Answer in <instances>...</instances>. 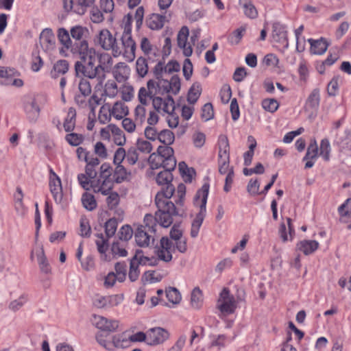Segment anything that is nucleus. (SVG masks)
Segmentation results:
<instances>
[{"mask_svg":"<svg viewBox=\"0 0 351 351\" xmlns=\"http://www.w3.org/2000/svg\"><path fill=\"white\" fill-rule=\"evenodd\" d=\"M202 293L199 287L193 289L191 296V306L195 308H199L202 304Z\"/></svg>","mask_w":351,"mask_h":351,"instance_id":"46","label":"nucleus"},{"mask_svg":"<svg viewBox=\"0 0 351 351\" xmlns=\"http://www.w3.org/2000/svg\"><path fill=\"white\" fill-rule=\"evenodd\" d=\"M82 203L83 206L88 210H93L97 207V202L93 195L84 193L82 196Z\"/></svg>","mask_w":351,"mask_h":351,"instance_id":"39","label":"nucleus"},{"mask_svg":"<svg viewBox=\"0 0 351 351\" xmlns=\"http://www.w3.org/2000/svg\"><path fill=\"white\" fill-rule=\"evenodd\" d=\"M165 187L157 193L155 197V203H169L171 202L169 199L173 196L175 192V186L171 182L165 184Z\"/></svg>","mask_w":351,"mask_h":351,"instance_id":"26","label":"nucleus"},{"mask_svg":"<svg viewBox=\"0 0 351 351\" xmlns=\"http://www.w3.org/2000/svg\"><path fill=\"white\" fill-rule=\"evenodd\" d=\"M239 4L243 8L244 14L252 19L258 17V11L250 0H239Z\"/></svg>","mask_w":351,"mask_h":351,"instance_id":"33","label":"nucleus"},{"mask_svg":"<svg viewBox=\"0 0 351 351\" xmlns=\"http://www.w3.org/2000/svg\"><path fill=\"white\" fill-rule=\"evenodd\" d=\"M69 64L66 60H60L57 61L51 72V77L57 78L60 75L65 74L69 70Z\"/></svg>","mask_w":351,"mask_h":351,"instance_id":"34","label":"nucleus"},{"mask_svg":"<svg viewBox=\"0 0 351 351\" xmlns=\"http://www.w3.org/2000/svg\"><path fill=\"white\" fill-rule=\"evenodd\" d=\"M136 258H132L130 262V270L128 274L129 279L131 282H135L139 277L140 270L138 265L135 263Z\"/></svg>","mask_w":351,"mask_h":351,"instance_id":"47","label":"nucleus"},{"mask_svg":"<svg viewBox=\"0 0 351 351\" xmlns=\"http://www.w3.org/2000/svg\"><path fill=\"white\" fill-rule=\"evenodd\" d=\"M330 150L329 141L327 138L322 139L320 143V156L325 161L329 160Z\"/></svg>","mask_w":351,"mask_h":351,"instance_id":"50","label":"nucleus"},{"mask_svg":"<svg viewBox=\"0 0 351 351\" xmlns=\"http://www.w3.org/2000/svg\"><path fill=\"white\" fill-rule=\"evenodd\" d=\"M158 210L156 212V221L164 228L169 227L173 223V217L179 213L173 202L155 203Z\"/></svg>","mask_w":351,"mask_h":351,"instance_id":"5","label":"nucleus"},{"mask_svg":"<svg viewBox=\"0 0 351 351\" xmlns=\"http://www.w3.org/2000/svg\"><path fill=\"white\" fill-rule=\"evenodd\" d=\"M173 180V175L171 173L162 171L158 173L156 181L159 185H164L171 182Z\"/></svg>","mask_w":351,"mask_h":351,"instance_id":"54","label":"nucleus"},{"mask_svg":"<svg viewBox=\"0 0 351 351\" xmlns=\"http://www.w3.org/2000/svg\"><path fill=\"white\" fill-rule=\"evenodd\" d=\"M76 122V110L74 108L71 107L68 110L66 117L63 123V127L66 132L74 130Z\"/></svg>","mask_w":351,"mask_h":351,"instance_id":"32","label":"nucleus"},{"mask_svg":"<svg viewBox=\"0 0 351 351\" xmlns=\"http://www.w3.org/2000/svg\"><path fill=\"white\" fill-rule=\"evenodd\" d=\"M117 226L118 221L115 218H111L105 223V233L108 238H110L114 235Z\"/></svg>","mask_w":351,"mask_h":351,"instance_id":"42","label":"nucleus"},{"mask_svg":"<svg viewBox=\"0 0 351 351\" xmlns=\"http://www.w3.org/2000/svg\"><path fill=\"white\" fill-rule=\"evenodd\" d=\"M174 156V150L169 145L158 146L157 149V154L155 153L151 154L149 157L148 161L150 165L154 162H157L163 160V158H167L169 157Z\"/></svg>","mask_w":351,"mask_h":351,"instance_id":"23","label":"nucleus"},{"mask_svg":"<svg viewBox=\"0 0 351 351\" xmlns=\"http://www.w3.org/2000/svg\"><path fill=\"white\" fill-rule=\"evenodd\" d=\"M166 16L159 14H152L146 21L147 25L152 30H158L163 27Z\"/></svg>","mask_w":351,"mask_h":351,"instance_id":"30","label":"nucleus"},{"mask_svg":"<svg viewBox=\"0 0 351 351\" xmlns=\"http://www.w3.org/2000/svg\"><path fill=\"white\" fill-rule=\"evenodd\" d=\"M209 184L204 183L201 189L197 191L194 197V204L196 206L199 207V210L191 224L190 235L192 238L197 237L200 227L202 226L206 217V203L209 193Z\"/></svg>","mask_w":351,"mask_h":351,"instance_id":"2","label":"nucleus"},{"mask_svg":"<svg viewBox=\"0 0 351 351\" xmlns=\"http://www.w3.org/2000/svg\"><path fill=\"white\" fill-rule=\"evenodd\" d=\"M178 166L182 176L184 178V181L186 182H191L193 173H195L194 169L193 168L189 169L184 162H180Z\"/></svg>","mask_w":351,"mask_h":351,"instance_id":"48","label":"nucleus"},{"mask_svg":"<svg viewBox=\"0 0 351 351\" xmlns=\"http://www.w3.org/2000/svg\"><path fill=\"white\" fill-rule=\"evenodd\" d=\"M58 38L59 42L62 45V49L60 50V53L62 56H66L65 49L70 50L74 54V45L71 39V33H69L65 28L61 27L58 31Z\"/></svg>","mask_w":351,"mask_h":351,"instance_id":"16","label":"nucleus"},{"mask_svg":"<svg viewBox=\"0 0 351 351\" xmlns=\"http://www.w3.org/2000/svg\"><path fill=\"white\" fill-rule=\"evenodd\" d=\"M127 156H125L127 162L130 165H134L138 160V154L137 149L135 147H130L126 151Z\"/></svg>","mask_w":351,"mask_h":351,"instance_id":"60","label":"nucleus"},{"mask_svg":"<svg viewBox=\"0 0 351 351\" xmlns=\"http://www.w3.org/2000/svg\"><path fill=\"white\" fill-rule=\"evenodd\" d=\"M169 337V332L163 328L156 327L147 330V341L149 346H156L164 343Z\"/></svg>","mask_w":351,"mask_h":351,"instance_id":"12","label":"nucleus"},{"mask_svg":"<svg viewBox=\"0 0 351 351\" xmlns=\"http://www.w3.org/2000/svg\"><path fill=\"white\" fill-rule=\"evenodd\" d=\"M128 66L124 63H119L114 69L112 73L114 77L119 82H124L127 79V71Z\"/></svg>","mask_w":351,"mask_h":351,"instance_id":"37","label":"nucleus"},{"mask_svg":"<svg viewBox=\"0 0 351 351\" xmlns=\"http://www.w3.org/2000/svg\"><path fill=\"white\" fill-rule=\"evenodd\" d=\"M104 94L109 97H114L117 94V85L113 80H108L104 87Z\"/></svg>","mask_w":351,"mask_h":351,"instance_id":"56","label":"nucleus"},{"mask_svg":"<svg viewBox=\"0 0 351 351\" xmlns=\"http://www.w3.org/2000/svg\"><path fill=\"white\" fill-rule=\"evenodd\" d=\"M147 60L144 57H139L136 62V71L138 75L144 77L148 73Z\"/></svg>","mask_w":351,"mask_h":351,"instance_id":"38","label":"nucleus"},{"mask_svg":"<svg viewBox=\"0 0 351 351\" xmlns=\"http://www.w3.org/2000/svg\"><path fill=\"white\" fill-rule=\"evenodd\" d=\"M218 302V308L223 314H232L237 308L235 298L234 295L230 293V290L228 288H223L220 293V298Z\"/></svg>","mask_w":351,"mask_h":351,"instance_id":"9","label":"nucleus"},{"mask_svg":"<svg viewBox=\"0 0 351 351\" xmlns=\"http://www.w3.org/2000/svg\"><path fill=\"white\" fill-rule=\"evenodd\" d=\"M318 156V147L315 141H312L308 148L303 160H306L304 168L310 169L313 167L315 160Z\"/></svg>","mask_w":351,"mask_h":351,"instance_id":"25","label":"nucleus"},{"mask_svg":"<svg viewBox=\"0 0 351 351\" xmlns=\"http://www.w3.org/2000/svg\"><path fill=\"white\" fill-rule=\"evenodd\" d=\"M202 93L201 84L198 82L194 83L189 90L187 95V101L191 104L197 102Z\"/></svg>","mask_w":351,"mask_h":351,"instance_id":"36","label":"nucleus"},{"mask_svg":"<svg viewBox=\"0 0 351 351\" xmlns=\"http://www.w3.org/2000/svg\"><path fill=\"white\" fill-rule=\"evenodd\" d=\"M262 107L268 112H274L278 110L279 104L275 99H265L262 101Z\"/></svg>","mask_w":351,"mask_h":351,"instance_id":"57","label":"nucleus"},{"mask_svg":"<svg viewBox=\"0 0 351 351\" xmlns=\"http://www.w3.org/2000/svg\"><path fill=\"white\" fill-rule=\"evenodd\" d=\"M245 27H240L235 29L228 37V42L231 45H237L240 43L241 38H243L245 32Z\"/></svg>","mask_w":351,"mask_h":351,"instance_id":"43","label":"nucleus"},{"mask_svg":"<svg viewBox=\"0 0 351 351\" xmlns=\"http://www.w3.org/2000/svg\"><path fill=\"white\" fill-rule=\"evenodd\" d=\"M162 278V275L157 274L156 276L154 271H147L143 274L141 280L143 284H145L146 282L153 283L160 282Z\"/></svg>","mask_w":351,"mask_h":351,"instance_id":"49","label":"nucleus"},{"mask_svg":"<svg viewBox=\"0 0 351 351\" xmlns=\"http://www.w3.org/2000/svg\"><path fill=\"white\" fill-rule=\"evenodd\" d=\"M98 43L105 50H112L114 57L121 55V49L117 42V38L107 29L101 30L98 35Z\"/></svg>","mask_w":351,"mask_h":351,"instance_id":"7","label":"nucleus"},{"mask_svg":"<svg viewBox=\"0 0 351 351\" xmlns=\"http://www.w3.org/2000/svg\"><path fill=\"white\" fill-rule=\"evenodd\" d=\"M81 60L84 62L82 63L77 61L75 64V71L77 76L86 77L89 79L97 78L99 84H101L105 77L106 62L112 64V60L110 55L107 53L101 54L99 56V64L95 65V60L97 57L95 49L87 51V54H79Z\"/></svg>","mask_w":351,"mask_h":351,"instance_id":"1","label":"nucleus"},{"mask_svg":"<svg viewBox=\"0 0 351 351\" xmlns=\"http://www.w3.org/2000/svg\"><path fill=\"white\" fill-rule=\"evenodd\" d=\"M129 338L127 339L123 335H114L112 337V348H125L129 346Z\"/></svg>","mask_w":351,"mask_h":351,"instance_id":"53","label":"nucleus"},{"mask_svg":"<svg viewBox=\"0 0 351 351\" xmlns=\"http://www.w3.org/2000/svg\"><path fill=\"white\" fill-rule=\"evenodd\" d=\"M95 1V0H62L65 12L78 15H84L94 5Z\"/></svg>","mask_w":351,"mask_h":351,"instance_id":"8","label":"nucleus"},{"mask_svg":"<svg viewBox=\"0 0 351 351\" xmlns=\"http://www.w3.org/2000/svg\"><path fill=\"white\" fill-rule=\"evenodd\" d=\"M131 176V172L127 171L122 165H116L114 170V178L117 183H121Z\"/></svg>","mask_w":351,"mask_h":351,"instance_id":"35","label":"nucleus"},{"mask_svg":"<svg viewBox=\"0 0 351 351\" xmlns=\"http://www.w3.org/2000/svg\"><path fill=\"white\" fill-rule=\"evenodd\" d=\"M121 54L129 61H132L135 58L136 43L132 39V34H123L121 37Z\"/></svg>","mask_w":351,"mask_h":351,"instance_id":"10","label":"nucleus"},{"mask_svg":"<svg viewBox=\"0 0 351 351\" xmlns=\"http://www.w3.org/2000/svg\"><path fill=\"white\" fill-rule=\"evenodd\" d=\"M158 86L163 89L166 93H172L174 95L178 94L180 90V79L178 75L171 77L169 81L162 80Z\"/></svg>","mask_w":351,"mask_h":351,"instance_id":"21","label":"nucleus"},{"mask_svg":"<svg viewBox=\"0 0 351 351\" xmlns=\"http://www.w3.org/2000/svg\"><path fill=\"white\" fill-rule=\"evenodd\" d=\"M161 249L158 251V256L160 260L166 263L172 260L171 252L174 251L173 243L167 237H162L160 239Z\"/></svg>","mask_w":351,"mask_h":351,"instance_id":"19","label":"nucleus"},{"mask_svg":"<svg viewBox=\"0 0 351 351\" xmlns=\"http://www.w3.org/2000/svg\"><path fill=\"white\" fill-rule=\"evenodd\" d=\"M96 237L98 238L95 241L98 252L101 254H104L108 249V239H105L103 234H97Z\"/></svg>","mask_w":351,"mask_h":351,"instance_id":"44","label":"nucleus"},{"mask_svg":"<svg viewBox=\"0 0 351 351\" xmlns=\"http://www.w3.org/2000/svg\"><path fill=\"white\" fill-rule=\"evenodd\" d=\"M272 38L274 42L283 45V49L289 48L288 32L285 25L275 22L272 25Z\"/></svg>","mask_w":351,"mask_h":351,"instance_id":"11","label":"nucleus"},{"mask_svg":"<svg viewBox=\"0 0 351 351\" xmlns=\"http://www.w3.org/2000/svg\"><path fill=\"white\" fill-rule=\"evenodd\" d=\"M27 301V295H21L18 299L12 301L9 304V308L12 311L19 310Z\"/></svg>","mask_w":351,"mask_h":351,"instance_id":"61","label":"nucleus"},{"mask_svg":"<svg viewBox=\"0 0 351 351\" xmlns=\"http://www.w3.org/2000/svg\"><path fill=\"white\" fill-rule=\"evenodd\" d=\"M151 233L149 230L146 229V227H143V225L138 226L134 232L136 244L142 247H148L151 239L152 242L154 241V237L150 234Z\"/></svg>","mask_w":351,"mask_h":351,"instance_id":"17","label":"nucleus"},{"mask_svg":"<svg viewBox=\"0 0 351 351\" xmlns=\"http://www.w3.org/2000/svg\"><path fill=\"white\" fill-rule=\"evenodd\" d=\"M113 187V183L110 179H97L91 182V188L95 193H101L107 195Z\"/></svg>","mask_w":351,"mask_h":351,"instance_id":"24","label":"nucleus"},{"mask_svg":"<svg viewBox=\"0 0 351 351\" xmlns=\"http://www.w3.org/2000/svg\"><path fill=\"white\" fill-rule=\"evenodd\" d=\"M158 140L166 145H170L173 143L175 136L173 132L165 129L159 132Z\"/></svg>","mask_w":351,"mask_h":351,"instance_id":"40","label":"nucleus"},{"mask_svg":"<svg viewBox=\"0 0 351 351\" xmlns=\"http://www.w3.org/2000/svg\"><path fill=\"white\" fill-rule=\"evenodd\" d=\"M219 150L218 154L219 172L223 175L228 173L230 169L229 143L226 136H221L219 140Z\"/></svg>","mask_w":351,"mask_h":351,"instance_id":"6","label":"nucleus"},{"mask_svg":"<svg viewBox=\"0 0 351 351\" xmlns=\"http://www.w3.org/2000/svg\"><path fill=\"white\" fill-rule=\"evenodd\" d=\"M49 188L54 200L60 202L62 199L61 180L52 169H50Z\"/></svg>","mask_w":351,"mask_h":351,"instance_id":"15","label":"nucleus"},{"mask_svg":"<svg viewBox=\"0 0 351 351\" xmlns=\"http://www.w3.org/2000/svg\"><path fill=\"white\" fill-rule=\"evenodd\" d=\"M43 66V60L39 55V52L34 51L32 52L31 69L34 72H38Z\"/></svg>","mask_w":351,"mask_h":351,"instance_id":"55","label":"nucleus"},{"mask_svg":"<svg viewBox=\"0 0 351 351\" xmlns=\"http://www.w3.org/2000/svg\"><path fill=\"white\" fill-rule=\"evenodd\" d=\"M166 297L172 304H178L181 300V295L179 291L174 287H169L166 290Z\"/></svg>","mask_w":351,"mask_h":351,"instance_id":"45","label":"nucleus"},{"mask_svg":"<svg viewBox=\"0 0 351 351\" xmlns=\"http://www.w3.org/2000/svg\"><path fill=\"white\" fill-rule=\"evenodd\" d=\"M189 29L186 26H183L177 35L178 46L183 49V54L189 57L193 53V49L190 45H187Z\"/></svg>","mask_w":351,"mask_h":351,"instance_id":"20","label":"nucleus"},{"mask_svg":"<svg viewBox=\"0 0 351 351\" xmlns=\"http://www.w3.org/2000/svg\"><path fill=\"white\" fill-rule=\"evenodd\" d=\"M110 112L115 119L121 120L129 114V108L123 101H117Z\"/></svg>","mask_w":351,"mask_h":351,"instance_id":"31","label":"nucleus"},{"mask_svg":"<svg viewBox=\"0 0 351 351\" xmlns=\"http://www.w3.org/2000/svg\"><path fill=\"white\" fill-rule=\"evenodd\" d=\"M123 296L112 295L108 296H97L93 300V304L98 308H108L118 306L123 301Z\"/></svg>","mask_w":351,"mask_h":351,"instance_id":"13","label":"nucleus"},{"mask_svg":"<svg viewBox=\"0 0 351 351\" xmlns=\"http://www.w3.org/2000/svg\"><path fill=\"white\" fill-rule=\"evenodd\" d=\"M118 234L120 240L128 241L132 238L133 230L130 226L124 225L121 228Z\"/></svg>","mask_w":351,"mask_h":351,"instance_id":"59","label":"nucleus"},{"mask_svg":"<svg viewBox=\"0 0 351 351\" xmlns=\"http://www.w3.org/2000/svg\"><path fill=\"white\" fill-rule=\"evenodd\" d=\"M71 39L74 45V54H87V51L95 49L89 47L86 40L88 29L81 25H75L70 29Z\"/></svg>","mask_w":351,"mask_h":351,"instance_id":"4","label":"nucleus"},{"mask_svg":"<svg viewBox=\"0 0 351 351\" xmlns=\"http://www.w3.org/2000/svg\"><path fill=\"white\" fill-rule=\"evenodd\" d=\"M320 102L319 90L315 88L308 95L304 106L306 112L311 114H315L319 108Z\"/></svg>","mask_w":351,"mask_h":351,"instance_id":"22","label":"nucleus"},{"mask_svg":"<svg viewBox=\"0 0 351 351\" xmlns=\"http://www.w3.org/2000/svg\"><path fill=\"white\" fill-rule=\"evenodd\" d=\"M111 251L114 256L125 257L128 255L127 250L119 241L112 243Z\"/></svg>","mask_w":351,"mask_h":351,"instance_id":"63","label":"nucleus"},{"mask_svg":"<svg viewBox=\"0 0 351 351\" xmlns=\"http://www.w3.org/2000/svg\"><path fill=\"white\" fill-rule=\"evenodd\" d=\"M42 100L45 101V97L40 94L28 93L23 97V108L29 121L36 123L39 118Z\"/></svg>","mask_w":351,"mask_h":351,"instance_id":"3","label":"nucleus"},{"mask_svg":"<svg viewBox=\"0 0 351 351\" xmlns=\"http://www.w3.org/2000/svg\"><path fill=\"white\" fill-rule=\"evenodd\" d=\"M93 323L99 330L113 332L119 327V322L116 319H108L100 315H94Z\"/></svg>","mask_w":351,"mask_h":351,"instance_id":"14","label":"nucleus"},{"mask_svg":"<svg viewBox=\"0 0 351 351\" xmlns=\"http://www.w3.org/2000/svg\"><path fill=\"white\" fill-rule=\"evenodd\" d=\"M38 261L40 271L43 273L47 274L51 272V267L47 260L46 256L44 254V250L43 249L41 250V254L38 255Z\"/></svg>","mask_w":351,"mask_h":351,"instance_id":"58","label":"nucleus"},{"mask_svg":"<svg viewBox=\"0 0 351 351\" xmlns=\"http://www.w3.org/2000/svg\"><path fill=\"white\" fill-rule=\"evenodd\" d=\"M110 111L111 109L108 104L104 105L100 108L98 114V120L100 123L105 124L110 120V117L112 115Z\"/></svg>","mask_w":351,"mask_h":351,"instance_id":"41","label":"nucleus"},{"mask_svg":"<svg viewBox=\"0 0 351 351\" xmlns=\"http://www.w3.org/2000/svg\"><path fill=\"white\" fill-rule=\"evenodd\" d=\"M40 44L43 49L46 51H51L56 46V38L50 28L44 29L40 35Z\"/></svg>","mask_w":351,"mask_h":351,"instance_id":"18","label":"nucleus"},{"mask_svg":"<svg viewBox=\"0 0 351 351\" xmlns=\"http://www.w3.org/2000/svg\"><path fill=\"white\" fill-rule=\"evenodd\" d=\"M319 243L315 240H302L297 243L296 248L305 255H309L317 250Z\"/></svg>","mask_w":351,"mask_h":351,"instance_id":"28","label":"nucleus"},{"mask_svg":"<svg viewBox=\"0 0 351 351\" xmlns=\"http://www.w3.org/2000/svg\"><path fill=\"white\" fill-rule=\"evenodd\" d=\"M150 167L152 169H157L160 167L164 168V170L171 173L176 167V159L175 156L163 158V160L154 162Z\"/></svg>","mask_w":351,"mask_h":351,"instance_id":"29","label":"nucleus"},{"mask_svg":"<svg viewBox=\"0 0 351 351\" xmlns=\"http://www.w3.org/2000/svg\"><path fill=\"white\" fill-rule=\"evenodd\" d=\"M137 151H139L142 153L149 154L152 151V144L145 140L138 138L136 141V147Z\"/></svg>","mask_w":351,"mask_h":351,"instance_id":"62","label":"nucleus"},{"mask_svg":"<svg viewBox=\"0 0 351 351\" xmlns=\"http://www.w3.org/2000/svg\"><path fill=\"white\" fill-rule=\"evenodd\" d=\"M308 42L311 45V52L313 54L322 55L326 52L328 47L327 40L324 38L318 40L309 38Z\"/></svg>","mask_w":351,"mask_h":351,"instance_id":"27","label":"nucleus"},{"mask_svg":"<svg viewBox=\"0 0 351 351\" xmlns=\"http://www.w3.org/2000/svg\"><path fill=\"white\" fill-rule=\"evenodd\" d=\"M214 117L213 106L210 103H207L204 105L202 109V118L205 121L212 119Z\"/></svg>","mask_w":351,"mask_h":351,"instance_id":"64","label":"nucleus"},{"mask_svg":"<svg viewBox=\"0 0 351 351\" xmlns=\"http://www.w3.org/2000/svg\"><path fill=\"white\" fill-rule=\"evenodd\" d=\"M143 222L145 225L143 227H146V229L149 230L151 232H156V215L153 216L151 214H146L144 217Z\"/></svg>","mask_w":351,"mask_h":351,"instance_id":"51","label":"nucleus"},{"mask_svg":"<svg viewBox=\"0 0 351 351\" xmlns=\"http://www.w3.org/2000/svg\"><path fill=\"white\" fill-rule=\"evenodd\" d=\"M65 139L71 146H78L83 142L84 137L82 134L71 132L66 135Z\"/></svg>","mask_w":351,"mask_h":351,"instance_id":"52","label":"nucleus"}]
</instances>
